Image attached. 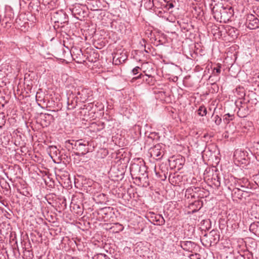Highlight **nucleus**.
Instances as JSON below:
<instances>
[{
    "label": "nucleus",
    "mask_w": 259,
    "mask_h": 259,
    "mask_svg": "<svg viewBox=\"0 0 259 259\" xmlns=\"http://www.w3.org/2000/svg\"><path fill=\"white\" fill-rule=\"evenodd\" d=\"M212 11L214 18L218 21L227 23L234 15V10L230 6H224L222 4L215 5Z\"/></svg>",
    "instance_id": "nucleus-1"
},
{
    "label": "nucleus",
    "mask_w": 259,
    "mask_h": 259,
    "mask_svg": "<svg viewBox=\"0 0 259 259\" xmlns=\"http://www.w3.org/2000/svg\"><path fill=\"white\" fill-rule=\"evenodd\" d=\"M130 171L132 175H136V174L139 175L136 177V179L141 184L143 183V186L147 187L149 185L148 175L144 165L133 163L130 167Z\"/></svg>",
    "instance_id": "nucleus-2"
},
{
    "label": "nucleus",
    "mask_w": 259,
    "mask_h": 259,
    "mask_svg": "<svg viewBox=\"0 0 259 259\" xmlns=\"http://www.w3.org/2000/svg\"><path fill=\"white\" fill-rule=\"evenodd\" d=\"M66 145L69 148L71 145L73 149L77 151L75 153V155L77 156L84 155L89 152V142L82 139L72 142L70 140H68L66 142Z\"/></svg>",
    "instance_id": "nucleus-3"
},
{
    "label": "nucleus",
    "mask_w": 259,
    "mask_h": 259,
    "mask_svg": "<svg viewBox=\"0 0 259 259\" xmlns=\"http://www.w3.org/2000/svg\"><path fill=\"white\" fill-rule=\"evenodd\" d=\"M52 20L58 27H63L68 22V17L64 11H60L54 14Z\"/></svg>",
    "instance_id": "nucleus-4"
},
{
    "label": "nucleus",
    "mask_w": 259,
    "mask_h": 259,
    "mask_svg": "<svg viewBox=\"0 0 259 259\" xmlns=\"http://www.w3.org/2000/svg\"><path fill=\"white\" fill-rule=\"evenodd\" d=\"M245 24L250 29H257L259 27V19L252 14L247 15Z\"/></svg>",
    "instance_id": "nucleus-5"
},
{
    "label": "nucleus",
    "mask_w": 259,
    "mask_h": 259,
    "mask_svg": "<svg viewBox=\"0 0 259 259\" xmlns=\"http://www.w3.org/2000/svg\"><path fill=\"white\" fill-rule=\"evenodd\" d=\"M89 90L87 89L79 88L77 89L76 92H75V94L77 99L80 102L84 103L90 97Z\"/></svg>",
    "instance_id": "nucleus-6"
},
{
    "label": "nucleus",
    "mask_w": 259,
    "mask_h": 259,
    "mask_svg": "<svg viewBox=\"0 0 259 259\" xmlns=\"http://www.w3.org/2000/svg\"><path fill=\"white\" fill-rule=\"evenodd\" d=\"M161 146L157 144L151 148L150 151L151 156L156 160L161 159L163 156V151Z\"/></svg>",
    "instance_id": "nucleus-7"
},
{
    "label": "nucleus",
    "mask_w": 259,
    "mask_h": 259,
    "mask_svg": "<svg viewBox=\"0 0 259 259\" xmlns=\"http://www.w3.org/2000/svg\"><path fill=\"white\" fill-rule=\"evenodd\" d=\"M77 96L72 92L67 94V109L68 110H72L74 109L77 105Z\"/></svg>",
    "instance_id": "nucleus-8"
},
{
    "label": "nucleus",
    "mask_w": 259,
    "mask_h": 259,
    "mask_svg": "<svg viewBox=\"0 0 259 259\" xmlns=\"http://www.w3.org/2000/svg\"><path fill=\"white\" fill-rule=\"evenodd\" d=\"M180 245L184 250L189 252H192L196 247L195 243L190 241H181Z\"/></svg>",
    "instance_id": "nucleus-9"
},
{
    "label": "nucleus",
    "mask_w": 259,
    "mask_h": 259,
    "mask_svg": "<svg viewBox=\"0 0 259 259\" xmlns=\"http://www.w3.org/2000/svg\"><path fill=\"white\" fill-rule=\"evenodd\" d=\"M236 185L239 186L244 190L248 191L251 189V186L247 179L243 178L242 179L239 180Z\"/></svg>",
    "instance_id": "nucleus-10"
},
{
    "label": "nucleus",
    "mask_w": 259,
    "mask_h": 259,
    "mask_svg": "<svg viewBox=\"0 0 259 259\" xmlns=\"http://www.w3.org/2000/svg\"><path fill=\"white\" fill-rule=\"evenodd\" d=\"M247 190H244L243 188L241 189L240 188L235 187L233 189L232 191V195L233 197L238 199H241L243 197V192H248Z\"/></svg>",
    "instance_id": "nucleus-11"
},
{
    "label": "nucleus",
    "mask_w": 259,
    "mask_h": 259,
    "mask_svg": "<svg viewBox=\"0 0 259 259\" xmlns=\"http://www.w3.org/2000/svg\"><path fill=\"white\" fill-rule=\"evenodd\" d=\"M246 156V152L239 149L235 150L234 153V158L238 161H241L242 160H245Z\"/></svg>",
    "instance_id": "nucleus-12"
},
{
    "label": "nucleus",
    "mask_w": 259,
    "mask_h": 259,
    "mask_svg": "<svg viewBox=\"0 0 259 259\" xmlns=\"http://www.w3.org/2000/svg\"><path fill=\"white\" fill-rule=\"evenodd\" d=\"M153 224L157 225H163L165 224V220L161 214H154L151 216Z\"/></svg>",
    "instance_id": "nucleus-13"
},
{
    "label": "nucleus",
    "mask_w": 259,
    "mask_h": 259,
    "mask_svg": "<svg viewBox=\"0 0 259 259\" xmlns=\"http://www.w3.org/2000/svg\"><path fill=\"white\" fill-rule=\"evenodd\" d=\"M249 230L255 235L259 236V222L251 223L249 227Z\"/></svg>",
    "instance_id": "nucleus-14"
},
{
    "label": "nucleus",
    "mask_w": 259,
    "mask_h": 259,
    "mask_svg": "<svg viewBox=\"0 0 259 259\" xmlns=\"http://www.w3.org/2000/svg\"><path fill=\"white\" fill-rule=\"evenodd\" d=\"M88 4L91 7V9L93 10H98L101 7V2L98 0H92L90 2H88Z\"/></svg>",
    "instance_id": "nucleus-15"
},
{
    "label": "nucleus",
    "mask_w": 259,
    "mask_h": 259,
    "mask_svg": "<svg viewBox=\"0 0 259 259\" xmlns=\"http://www.w3.org/2000/svg\"><path fill=\"white\" fill-rule=\"evenodd\" d=\"M72 12L74 15L81 16L83 14V11L80 8L79 5L75 6L72 9Z\"/></svg>",
    "instance_id": "nucleus-16"
},
{
    "label": "nucleus",
    "mask_w": 259,
    "mask_h": 259,
    "mask_svg": "<svg viewBox=\"0 0 259 259\" xmlns=\"http://www.w3.org/2000/svg\"><path fill=\"white\" fill-rule=\"evenodd\" d=\"M126 59V56L125 55H122L121 57H119L118 54H116L113 57V60H115L116 64L121 63L123 62Z\"/></svg>",
    "instance_id": "nucleus-17"
},
{
    "label": "nucleus",
    "mask_w": 259,
    "mask_h": 259,
    "mask_svg": "<svg viewBox=\"0 0 259 259\" xmlns=\"http://www.w3.org/2000/svg\"><path fill=\"white\" fill-rule=\"evenodd\" d=\"M199 190H200V188L199 187H193V188H189L187 189L186 191V195H191V197H194V194L192 195L193 192H196V191H198Z\"/></svg>",
    "instance_id": "nucleus-18"
},
{
    "label": "nucleus",
    "mask_w": 259,
    "mask_h": 259,
    "mask_svg": "<svg viewBox=\"0 0 259 259\" xmlns=\"http://www.w3.org/2000/svg\"><path fill=\"white\" fill-rule=\"evenodd\" d=\"M207 113L206 108L204 106L199 107L198 110V114L201 116L206 115Z\"/></svg>",
    "instance_id": "nucleus-19"
},
{
    "label": "nucleus",
    "mask_w": 259,
    "mask_h": 259,
    "mask_svg": "<svg viewBox=\"0 0 259 259\" xmlns=\"http://www.w3.org/2000/svg\"><path fill=\"white\" fill-rule=\"evenodd\" d=\"M93 259H110L105 254L97 253L92 257Z\"/></svg>",
    "instance_id": "nucleus-20"
},
{
    "label": "nucleus",
    "mask_w": 259,
    "mask_h": 259,
    "mask_svg": "<svg viewBox=\"0 0 259 259\" xmlns=\"http://www.w3.org/2000/svg\"><path fill=\"white\" fill-rule=\"evenodd\" d=\"M234 118V114H231L227 113L225 114L224 116V121L227 123H228L230 120H232Z\"/></svg>",
    "instance_id": "nucleus-21"
},
{
    "label": "nucleus",
    "mask_w": 259,
    "mask_h": 259,
    "mask_svg": "<svg viewBox=\"0 0 259 259\" xmlns=\"http://www.w3.org/2000/svg\"><path fill=\"white\" fill-rule=\"evenodd\" d=\"M243 256L244 259H252L253 255L251 252L247 250L244 252Z\"/></svg>",
    "instance_id": "nucleus-22"
},
{
    "label": "nucleus",
    "mask_w": 259,
    "mask_h": 259,
    "mask_svg": "<svg viewBox=\"0 0 259 259\" xmlns=\"http://www.w3.org/2000/svg\"><path fill=\"white\" fill-rule=\"evenodd\" d=\"M6 123L5 116L4 113H0V128H2Z\"/></svg>",
    "instance_id": "nucleus-23"
},
{
    "label": "nucleus",
    "mask_w": 259,
    "mask_h": 259,
    "mask_svg": "<svg viewBox=\"0 0 259 259\" xmlns=\"http://www.w3.org/2000/svg\"><path fill=\"white\" fill-rule=\"evenodd\" d=\"M213 117V120L214 121V123L216 125H219L221 122H222V119L218 115H212Z\"/></svg>",
    "instance_id": "nucleus-24"
},
{
    "label": "nucleus",
    "mask_w": 259,
    "mask_h": 259,
    "mask_svg": "<svg viewBox=\"0 0 259 259\" xmlns=\"http://www.w3.org/2000/svg\"><path fill=\"white\" fill-rule=\"evenodd\" d=\"M75 207H76V208L77 209V210L76 212V213H77L79 215L82 214V213L83 212L82 208L79 205H77V204H75L73 206V209H75Z\"/></svg>",
    "instance_id": "nucleus-25"
},
{
    "label": "nucleus",
    "mask_w": 259,
    "mask_h": 259,
    "mask_svg": "<svg viewBox=\"0 0 259 259\" xmlns=\"http://www.w3.org/2000/svg\"><path fill=\"white\" fill-rule=\"evenodd\" d=\"M113 227L116 228V232L122 231L124 229L123 226L122 225L120 224L119 223L115 224L114 226Z\"/></svg>",
    "instance_id": "nucleus-26"
},
{
    "label": "nucleus",
    "mask_w": 259,
    "mask_h": 259,
    "mask_svg": "<svg viewBox=\"0 0 259 259\" xmlns=\"http://www.w3.org/2000/svg\"><path fill=\"white\" fill-rule=\"evenodd\" d=\"M44 117L45 120L49 121L48 122V124H50L51 120H52L53 117L52 115L49 114H45Z\"/></svg>",
    "instance_id": "nucleus-27"
},
{
    "label": "nucleus",
    "mask_w": 259,
    "mask_h": 259,
    "mask_svg": "<svg viewBox=\"0 0 259 259\" xmlns=\"http://www.w3.org/2000/svg\"><path fill=\"white\" fill-rule=\"evenodd\" d=\"M141 70V68L137 66L132 70V73L133 75H136L139 73V70Z\"/></svg>",
    "instance_id": "nucleus-28"
},
{
    "label": "nucleus",
    "mask_w": 259,
    "mask_h": 259,
    "mask_svg": "<svg viewBox=\"0 0 259 259\" xmlns=\"http://www.w3.org/2000/svg\"><path fill=\"white\" fill-rule=\"evenodd\" d=\"M259 151V142L256 143L253 146V151L254 154L255 153L256 151L258 152Z\"/></svg>",
    "instance_id": "nucleus-29"
},
{
    "label": "nucleus",
    "mask_w": 259,
    "mask_h": 259,
    "mask_svg": "<svg viewBox=\"0 0 259 259\" xmlns=\"http://www.w3.org/2000/svg\"><path fill=\"white\" fill-rule=\"evenodd\" d=\"M213 71H215L216 73L220 74L221 72V66H218L217 67L214 68Z\"/></svg>",
    "instance_id": "nucleus-30"
},
{
    "label": "nucleus",
    "mask_w": 259,
    "mask_h": 259,
    "mask_svg": "<svg viewBox=\"0 0 259 259\" xmlns=\"http://www.w3.org/2000/svg\"><path fill=\"white\" fill-rule=\"evenodd\" d=\"M154 4H153V0H149V2H148V6L150 7V8H151L153 6Z\"/></svg>",
    "instance_id": "nucleus-31"
},
{
    "label": "nucleus",
    "mask_w": 259,
    "mask_h": 259,
    "mask_svg": "<svg viewBox=\"0 0 259 259\" xmlns=\"http://www.w3.org/2000/svg\"><path fill=\"white\" fill-rule=\"evenodd\" d=\"M254 154L255 155L256 160L259 161V151L258 152L256 151Z\"/></svg>",
    "instance_id": "nucleus-32"
},
{
    "label": "nucleus",
    "mask_w": 259,
    "mask_h": 259,
    "mask_svg": "<svg viewBox=\"0 0 259 259\" xmlns=\"http://www.w3.org/2000/svg\"><path fill=\"white\" fill-rule=\"evenodd\" d=\"M167 7H168V9H169L174 7V5L172 3H168L167 4Z\"/></svg>",
    "instance_id": "nucleus-33"
},
{
    "label": "nucleus",
    "mask_w": 259,
    "mask_h": 259,
    "mask_svg": "<svg viewBox=\"0 0 259 259\" xmlns=\"http://www.w3.org/2000/svg\"><path fill=\"white\" fill-rule=\"evenodd\" d=\"M142 76H143V75L142 73H141V74H140L138 76H137V77H135L133 78V79H140V78H141Z\"/></svg>",
    "instance_id": "nucleus-34"
},
{
    "label": "nucleus",
    "mask_w": 259,
    "mask_h": 259,
    "mask_svg": "<svg viewBox=\"0 0 259 259\" xmlns=\"http://www.w3.org/2000/svg\"><path fill=\"white\" fill-rule=\"evenodd\" d=\"M252 259H259V254L256 255L255 257L253 256Z\"/></svg>",
    "instance_id": "nucleus-35"
},
{
    "label": "nucleus",
    "mask_w": 259,
    "mask_h": 259,
    "mask_svg": "<svg viewBox=\"0 0 259 259\" xmlns=\"http://www.w3.org/2000/svg\"><path fill=\"white\" fill-rule=\"evenodd\" d=\"M51 149H52L53 151H55V152H56L57 148H56V147H51Z\"/></svg>",
    "instance_id": "nucleus-36"
},
{
    "label": "nucleus",
    "mask_w": 259,
    "mask_h": 259,
    "mask_svg": "<svg viewBox=\"0 0 259 259\" xmlns=\"http://www.w3.org/2000/svg\"><path fill=\"white\" fill-rule=\"evenodd\" d=\"M256 14L259 17V8L257 10Z\"/></svg>",
    "instance_id": "nucleus-37"
},
{
    "label": "nucleus",
    "mask_w": 259,
    "mask_h": 259,
    "mask_svg": "<svg viewBox=\"0 0 259 259\" xmlns=\"http://www.w3.org/2000/svg\"><path fill=\"white\" fill-rule=\"evenodd\" d=\"M165 2L168 3V1L167 0H163Z\"/></svg>",
    "instance_id": "nucleus-38"
},
{
    "label": "nucleus",
    "mask_w": 259,
    "mask_h": 259,
    "mask_svg": "<svg viewBox=\"0 0 259 259\" xmlns=\"http://www.w3.org/2000/svg\"><path fill=\"white\" fill-rule=\"evenodd\" d=\"M232 30H233V31H234V32L235 33V31H234V28H232Z\"/></svg>",
    "instance_id": "nucleus-39"
}]
</instances>
